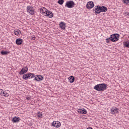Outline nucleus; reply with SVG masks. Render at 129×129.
I'll use <instances>...</instances> for the list:
<instances>
[{
  "label": "nucleus",
  "mask_w": 129,
  "mask_h": 129,
  "mask_svg": "<svg viewBox=\"0 0 129 129\" xmlns=\"http://www.w3.org/2000/svg\"><path fill=\"white\" fill-rule=\"evenodd\" d=\"M17 45H22L23 44V39L21 38H18L16 40Z\"/></svg>",
  "instance_id": "ddd939ff"
},
{
  "label": "nucleus",
  "mask_w": 129,
  "mask_h": 129,
  "mask_svg": "<svg viewBox=\"0 0 129 129\" xmlns=\"http://www.w3.org/2000/svg\"><path fill=\"white\" fill-rule=\"evenodd\" d=\"M110 41L111 42H116L117 41H118V38H119V34H114L110 36Z\"/></svg>",
  "instance_id": "f03ea898"
},
{
  "label": "nucleus",
  "mask_w": 129,
  "mask_h": 129,
  "mask_svg": "<svg viewBox=\"0 0 129 129\" xmlns=\"http://www.w3.org/2000/svg\"><path fill=\"white\" fill-rule=\"evenodd\" d=\"M118 110H119V109L116 107H112L111 108L110 113L111 114H115V113H118Z\"/></svg>",
  "instance_id": "39448f33"
},
{
  "label": "nucleus",
  "mask_w": 129,
  "mask_h": 129,
  "mask_svg": "<svg viewBox=\"0 0 129 129\" xmlns=\"http://www.w3.org/2000/svg\"><path fill=\"white\" fill-rule=\"evenodd\" d=\"M107 87V85L105 83L98 84L94 87V89L97 91H104Z\"/></svg>",
  "instance_id": "f257e3e1"
},
{
  "label": "nucleus",
  "mask_w": 129,
  "mask_h": 129,
  "mask_svg": "<svg viewBox=\"0 0 129 129\" xmlns=\"http://www.w3.org/2000/svg\"><path fill=\"white\" fill-rule=\"evenodd\" d=\"M75 6V3L73 1H68L67 2L65 7L67 8H68L69 9H72L73 8H74V6Z\"/></svg>",
  "instance_id": "7ed1b4c3"
},
{
  "label": "nucleus",
  "mask_w": 129,
  "mask_h": 129,
  "mask_svg": "<svg viewBox=\"0 0 129 129\" xmlns=\"http://www.w3.org/2000/svg\"><path fill=\"white\" fill-rule=\"evenodd\" d=\"M122 3L125 5H127V4H129V0H122Z\"/></svg>",
  "instance_id": "a878e982"
},
{
  "label": "nucleus",
  "mask_w": 129,
  "mask_h": 129,
  "mask_svg": "<svg viewBox=\"0 0 129 129\" xmlns=\"http://www.w3.org/2000/svg\"><path fill=\"white\" fill-rule=\"evenodd\" d=\"M100 8L101 9V13H105L106 12H107V8L105 7V6H100Z\"/></svg>",
  "instance_id": "dca6fc26"
},
{
  "label": "nucleus",
  "mask_w": 129,
  "mask_h": 129,
  "mask_svg": "<svg viewBox=\"0 0 129 129\" xmlns=\"http://www.w3.org/2000/svg\"><path fill=\"white\" fill-rule=\"evenodd\" d=\"M28 70H29V69H26V70H25V69H22L20 72H19L20 75H23V74L27 73Z\"/></svg>",
  "instance_id": "4468645a"
},
{
  "label": "nucleus",
  "mask_w": 129,
  "mask_h": 129,
  "mask_svg": "<svg viewBox=\"0 0 129 129\" xmlns=\"http://www.w3.org/2000/svg\"><path fill=\"white\" fill-rule=\"evenodd\" d=\"M94 7V4L92 1L88 2L87 4L86 5V8L88 9V10H91Z\"/></svg>",
  "instance_id": "423d86ee"
},
{
  "label": "nucleus",
  "mask_w": 129,
  "mask_h": 129,
  "mask_svg": "<svg viewBox=\"0 0 129 129\" xmlns=\"http://www.w3.org/2000/svg\"><path fill=\"white\" fill-rule=\"evenodd\" d=\"M20 120H21V118H20V117H14L13 119H12V121H13V122H19L20 121Z\"/></svg>",
  "instance_id": "2eb2a0df"
},
{
  "label": "nucleus",
  "mask_w": 129,
  "mask_h": 129,
  "mask_svg": "<svg viewBox=\"0 0 129 129\" xmlns=\"http://www.w3.org/2000/svg\"><path fill=\"white\" fill-rule=\"evenodd\" d=\"M35 39H36V37L33 36V37H31V40H35Z\"/></svg>",
  "instance_id": "2f4dec72"
},
{
  "label": "nucleus",
  "mask_w": 129,
  "mask_h": 129,
  "mask_svg": "<svg viewBox=\"0 0 129 129\" xmlns=\"http://www.w3.org/2000/svg\"><path fill=\"white\" fill-rule=\"evenodd\" d=\"M48 11V10L46 9L45 8H41L40 9V12L41 13V14H43L44 15H46L47 14V12Z\"/></svg>",
  "instance_id": "1a4fd4ad"
},
{
  "label": "nucleus",
  "mask_w": 129,
  "mask_h": 129,
  "mask_svg": "<svg viewBox=\"0 0 129 129\" xmlns=\"http://www.w3.org/2000/svg\"><path fill=\"white\" fill-rule=\"evenodd\" d=\"M52 126L54 127H60L61 126V123L58 121H53L52 122Z\"/></svg>",
  "instance_id": "0eeeda50"
},
{
  "label": "nucleus",
  "mask_w": 129,
  "mask_h": 129,
  "mask_svg": "<svg viewBox=\"0 0 129 129\" xmlns=\"http://www.w3.org/2000/svg\"><path fill=\"white\" fill-rule=\"evenodd\" d=\"M23 78L24 80H27L28 79V74H24L23 76Z\"/></svg>",
  "instance_id": "b1692460"
},
{
  "label": "nucleus",
  "mask_w": 129,
  "mask_h": 129,
  "mask_svg": "<svg viewBox=\"0 0 129 129\" xmlns=\"http://www.w3.org/2000/svg\"><path fill=\"white\" fill-rule=\"evenodd\" d=\"M78 112L81 113V114H86V113H87V111L85 109H79Z\"/></svg>",
  "instance_id": "9b49d317"
},
{
  "label": "nucleus",
  "mask_w": 129,
  "mask_h": 129,
  "mask_svg": "<svg viewBox=\"0 0 129 129\" xmlns=\"http://www.w3.org/2000/svg\"><path fill=\"white\" fill-rule=\"evenodd\" d=\"M101 13V10L100 9V6L99 7V9H98L97 11L94 12V14H100Z\"/></svg>",
  "instance_id": "5701e85b"
},
{
  "label": "nucleus",
  "mask_w": 129,
  "mask_h": 129,
  "mask_svg": "<svg viewBox=\"0 0 129 129\" xmlns=\"http://www.w3.org/2000/svg\"><path fill=\"white\" fill-rule=\"evenodd\" d=\"M42 112H39L38 113V114H37V116H38V117H42Z\"/></svg>",
  "instance_id": "cd10ccee"
},
{
  "label": "nucleus",
  "mask_w": 129,
  "mask_h": 129,
  "mask_svg": "<svg viewBox=\"0 0 129 129\" xmlns=\"http://www.w3.org/2000/svg\"><path fill=\"white\" fill-rule=\"evenodd\" d=\"M31 78H34L33 80H34V81H38V79H37V77H35V74H32V73H28V79H31Z\"/></svg>",
  "instance_id": "6e6552de"
},
{
  "label": "nucleus",
  "mask_w": 129,
  "mask_h": 129,
  "mask_svg": "<svg viewBox=\"0 0 129 129\" xmlns=\"http://www.w3.org/2000/svg\"><path fill=\"white\" fill-rule=\"evenodd\" d=\"M27 12L29 13L30 15H34V7L32 6H28L27 7Z\"/></svg>",
  "instance_id": "20e7f679"
},
{
  "label": "nucleus",
  "mask_w": 129,
  "mask_h": 129,
  "mask_svg": "<svg viewBox=\"0 0 129 129\" xmlns=\"http://www.w3.org/2000/svg\"><path fill=\"white\" fill-rule=\"evenodd\" d=\"M1 95H2V96H4L5 97H9V94L6 92H3L2 93H1Z\"/></svg>",
  "instance_id": "412c9836"
},
{
  "label": "nucleus",
  "mask_w": 129,
  "mask_h": 129,
  "mask_svg": "<svg viewBox=\"0 0 129 129\" xmlns=\"http://www.w3.org/2000/svg\"><path fill=\"white\" fill-rule=\"evenodd\" d=\"M123 45L125 48H129V40L123 42Z\"/></svg>",
  "instance_id": "f3484780"
},
{
  "label": "nucleus",
  "mask_w": 129,
  "mask_h": 129,
  "mask_svg": "<svg viewBox=\"0 0 129 129\" xmlns=\"http://www.w3.org/2000/svg\"><path fill=\"white\" fill-rule=\"evenodd\" d=\"M36 76L37 77H36L37 79L38 80L37 81H40L43 80V76H42L41 75H36Z\"/></svg>",
  "instance_id": "aec40b11"
},
{
  "label": "nucleus",
  "mask_w": 129,
  "mask_h": 129,
  "mask_svg": "<svg viewBox=\"0 0 129 129\" xmlns=\"http://www.w3.org/2000/svg\"><path fill=\"white\" fill-rule=\"evenodd\" d=\"M100 7V6H95L93 11H95V12H97V11L99 9Z\"/></svg>",
  "instance_id": "bb28decb"
},
{
  "label": "nucleus",
  "mask_w": 129,
  "mask_h": 129,
  "mask_svg": "<svg viewBox=\"0 0 129 129\" xmlns=\"http://www.w3.org/2000/svg\"><path fill=\"white\" fill-rule=\"evenodd\" d=\"M22 69H25L26 70V69H28L27 67H24V68H22Z\"/></svg>",
  "instance_id": "473e14b6"
},
{
  "label": "nucleus",
  "mask_w": 129,
  "mask_h": 129,
  "mask_svg": "<svg viewBox=\"0 0 129 129\" xmlns=\"http://www.w3.org/2000/svg\"><path fill=\"white\" fill-rule=\"evenodd\" d=\"M57 3L59 5H63L64 4V0H58Z\"/></svg>",
  "instance_id": "393cba45"
},
{
  "label": "nucleus",
  "mask_w": 129,
  "mask_h": 129,
  "mask_svg": "<svg viewBox=\"0 0 129 129\" xmlns=\"http://www.w3.org/2000/svg\"><path fill=\"white\" fill-rule=\"evenodd\" d=\"M26 98L27 100H30V99H31V97H28V96H27V97H26Z\"/></svg>",
  "instance_id": "7c9ffc66"
},
{
  "label": "nucleus",
  "mask_w": 129,
  "mask_h": 129,
  "mask_svg": "<svg viewBox=\"0 0 129 129\" xmlns=\"http://www.w3.org/2000/svg\"><path fill=\"white\" fill-rule=\"evenodd\" d=\"M47 14H45V16H47L48 18H53V13L52 12L47 10V12H46Z\"/></svg>",
  "instance_id": "f8f14e48"
},
{
  "label": "nucleus",
  "mask_w": 129,
  "mask_h": 129,
  "mask_svg": "<svg viewBox=\"0 0 129 129\" xmlns=\"http://www.w3.org/2000/svg\"><path fill=\"white\" fill-rule=\"evenodd\" d=\"M2 55H8L10 52L7 51H2L1 52Z\"/></svg>",
  "instance_id": "4be33fe9"
},
{
  "label": "nucleus",
  "mask_w": 129,
  "mask_h": 129,
  "mask_svg": "<svg viewBox=\"0 0 129 129\" xmlns=\"http://www.w3.org/2000/svg\"><path fill=\"white\" fill-rule=\"evenodd\" d=\"M59 27L60 29H62V30H65V28H66V24L64 22H60Z\"/></svg>",
  "instance_id": "9d476101"
},
{
  "label": "nucleus",
  "mask_w": 129,
  "mask_h": 129,
  "mask_svg": "<svg viewBox=\"0 0 129 129\" xmlns=\"http://www.w3.org/2000/svg\"><path fill=\"white\" fill-rule=\"evenodd\" d=\"M3 92H4V91L3 90H1V93H3Z\"/></svg>",
  "instance_id": "72a5a7b5"
},
{
  "label": "nucleus",
  "mask_w": 129,
  "mask_h": 129,
  "mask_svg": "<svg viewBox=\"0 0 129 129\" xmlns=\"http://www.w3.org/2000/svg\"><path fill=\"white\" fill-rule=\"evenodd\" d=\"M110 41V37H109V38H107L106 39V43H107V44H109V43H110V41Z\"/></svg>",
  "instance_id": "c85d7f7f"
},
{
  "label": "nucleus",
  "mask_w": 129,
  "mask_h": 129,
  "mask_svg": "<svg viewBox=\"0 0 129 129\" xmlns=\"http://www.w3.org/2000/svg\"><path fill=\"white\" fill-rule=\"evenodd\" d=\"M14 34L16 36H19L21 35V30L19 29H15L14 30Z\"/></svg>",
  "instance_id": "a211bd4d"
},
{
  "label": "nucleus",
  "mask_w": 129,
  "mask_h": 129,
  "mask_svg": "<svg viewBox=\"0 0 129 129\" xmlns=\"http://www.w3.org/2000/svg\"><path fill=\"white\" fill-rule=\"evenodd\" d=\"M69 80H70V83H73L74 81H75V78H74V77L71 76L69 78Z\"/></svg>",
  "instance_id": "6ab92c4d"
},
{
  "label": "nucleus",
  "mask_w": 129,
  "mask_h": 129,
  "mask_svg": "<svg viewBox=\"0 0 129 129\" xmlns=\"http://www.w3.org/2000/svg\"><path fill=\"white\" fill-rule=\"evenodd\" d=\"M124 16H129V12H125L124 13Z\"/></svg>",
  "instance_id": "c756f323"
}]
</instances>
